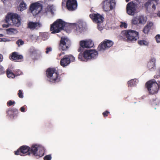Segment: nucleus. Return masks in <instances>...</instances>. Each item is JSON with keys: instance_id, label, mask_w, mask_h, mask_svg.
<instances>
[{"instance_id": "nucleus-58", "label": "nucleus", "mask_w": 160, "mask_h": 160, "mask_svg": "<svg viewBox=\"0 0 160 160\" xmlns=\"http://www.w3.org/2000/svg\"><path fill=\"white\" fill-rule=\"evenodd\" d=\"M2 40V38H0V42H1Z\"/></svg>"}, {"instance_id": "nucleus-25", "label": "nucleus", "mask_w": 160, "mask_h": 160, "mask_svg": "<svg viewBox=\"0 0 160 160\" xmlns=\"http://www.w3.org/2000/svg\"><path fill=\"white\" fill-rule=\"evenodd\" d=\"M155 85H154L153 87L151 88V90H148L149 93L151 94H154L157 93L158 91L159 88V84L158 83H155Z\"/></svg>"}, {"instance_id": "nucleus-16", "label": "nucleus", "mask_w": 160, "mask_h": 160, "mask_svg": "<svg viewBox=\"0 0 160 160\" xmlns=\"http://www.w3.org/2000/svg\"><path fill=\"white\" fill-rule=\"evenodd\" d=\"M136 5L133 2H130L127 5V12L128 14L133 15L136 11Z\"/></svg>"}, {"instance_id": "nucleus-7", "label": "nucleus", "mask_w": 160, "mask_h": 160, "mask_svg": "<svg viewBox=\"0 0 160 160\" xmlns=\"http://www.w3.org/2000/svg\"><path fill=\"white\" fill-rule=\"evenodd\" d=\"M102 8L106 12H108L115 8V3L113 0H105L102 3Z\"/></svg>"}, {"instance_id": "nucleus-28", "label": "nucleus", "mask_w": 160, "mask_h": 160, "mask_svg": "<svg viewBox=\"0 0 160 160\" xmlns=\"http://www.w3.org/2000/svg\"><path fill=\"white\" fill-rule=\"evenodd\" d=\"M139 24H144L146 22V20L143 16L141 15L138 16Z\"/></svg>"}, {"instance_id": "nucleus-46", "label": "nucleus", "mask_w": 160, "mask_h": 160, "mask_svg": "<svg viewBox=\"0 0 160 160\" xmlns=\"http://www.w3.org/2000/svg\"><path fill=\"white\" fill-rule=\"evenodd\" d=\"M10 40H9L8 38H2V40H1V42H9L10 41Z\"/></svg>"}, {"instance_id": "nucleus-47", "label": "nucleus", "mask_w": 160, "mask_h": 160, "mask_svg": "<svg viewBox=\"0 0 160 160\" xmlns=\"http://www.w3.org/2000/svg\"><path fill=\"white\" fill-rule=\"evenodd\" d=\"M52 48H47V50L46 51V53H48V52L50 51H51Z\"/></svg>"}, {"instance_id": "nucleus-41", "label": "nucleus", "mask_w": 160, "mask_h": 160, "mask_svg": "<svg viewBox=\"0 0 160 160\" xmlns=\"http://www.w3.org/2000/svg\"><path fill=\"white\" fill-rule=\"evenodd\" d=\"M155 38L157 43H160V35H157L155 37Z\"/></svg>"}, {"instance_id": "nucleus-34", "label": "nucleus", "mask_w": 160, "mask_h": 160, "mask_svg": "<svg viewBox=\"0 0 160 160\" xmlns=\"http://www.w3.org/2000/svg\"><path fill=\"white\" fill-rule=\"evenodd\" d=\"M150 29L146 26L143 30V32L144 33L147 34L149 32Z\"/></svg>"}, {"instance_id": "nucleus-51", "label": "nucleus", "mask_w": 160, "mask_h": 160, "mask_svg": "<svg viewBox=\"0 0 160 160\" xmlns=\"http://www.w3.org/2000/svg\"><path fill=\"white\" fill-rule=\"evenodd\" d=\"M20 110L22 112H25V109L23 107H21L20 108Z\"/></svg>"}, {"instance_id": "nucleus-3", "label": "nucleus", "mask_w": 160, "mask_h": 160, "mask_svg": "<svg viewBox=\"0 0 160 160\" xmlns=\"http://www.w3.org/2000/svg\"><path fill=\"white\" fill-rule=\"evenodd\" d=\"M121 34L123 37L126 38L128 42H135L139 37L138 32L131 30L123 31Z\"/></svg>"}, {"instance_id": "nucleus-8", "label": "nucleus", "mask_w": 160, "mask_h": 160, "mask_svg": "<svg viewBox=\"0 0 160 160\" xmlns=\"http://www.w3.org/2000/svg\"><path fill=\"white\" fill-rule=\"evenodd\" d=\"M113 44L112 41L109 40H105L102 42L98 46V50L99 51L103 52L106 50L112 47Z\"/></svg>"}, {"instance_id": "nucleus-20", "label": "nucleus", "mask_w": 160, "mask_h": 160, "mask_svg": "<svg viewBox=\"0 0 160 160\" xmlns=\"http://www.w3.org/2000/svg\"><path fill=\"white\" fill-rule=\"evenodd\" d=\"M156 60L154 58H151L148 62L147 64V68L150 71H153L156 68Z\"/></svg>"}, {"instance_id": "nucleus-2", "label": "nucleus", "mask_w": 160, "mask_h": 160, "mask_svg": "<svg viewBox=\"0 0 160 160\" xmlns=\"http://www.w3.org/2000/svg\"><path fill=\"white\" fill-rule=\"evenodd\" d=\"M98 53L96 50L93 49L85 50L83 53H80L78 55V59L82 61L87 62V60L96 59Z\"/></svg>"}, {"instance_id": "nucleus-29", "label": "nucleus", "mask_w": 160, "mask_h": 160, "mask_svg": "<svg viewBox=\"0 0 160 160\" xmlns=\"http://www.w3.org/2000/svg\"><path fill=\"white\" fill-rule=\"evenodd\" d=\"M7 77L9 78H14L15 75L10 70L8 69L7 71Z\"/></svg>"}, {"instance_id": "nucleus-26", "label": "nucleus", "mask_w": 160, "mask_h": 160, "mask_svg": "<svg viewBox=\"0 0 160 160\" xmlns=\"http://www.w3.org/2000/svg\"><path fill=\"white\" fill-rule=\"evenodd\" d=\"M26 8L27 5L23 1H22L20 3L18 6V10L22 12L26 9Z\"/></svg>"}, {"instance_id": "nucleus-56", "label": "nucleus", "mask_w": 160, "mask_h": 160, "mask_svg": "<svg viewBox=\"0 0 160 160\" xmlns=\"http://www.w3.org/2000/svg\"><path fill=\"white\" fill-rule=\"evenodd\" d=\"M129 1L130 0H126V2H129Z\"/></svg>"}, {"instance_id": "nucleus-54", "label": "nucleus", "mask_w": 160, "mask_h": 160, "mask_svg": "<svg viewBox=\"0 0 160 160\" xmlns=\"http://www.w3.org/2000/svg\"><path fill=\"white\" fill-rule=\"evenodd\" d=\"M157 15L159 17H160V11L157 13Z\"/></svg>"}, {"instance_id": "nucleus-55", "label": "nucleus", "mask_w": 160, "mask_h": 160, "mask_svg": "<svg viewBox=\"0 0 160 160\" xmlns=\"http://www.w3.org/2000/svg\"><path fill=\"white\" fill-rule=\"evenodd\" d=\"M4 36L3 34H0V37H2Z\"/></svg>"}, {"instance_id": "nucleus-50", "label": "nucleus", "mask_w": 160, "mask_h": 160, "mask_svg": "<svg viewBox=\"0 0 160 160\" xmlns=\"http://www.w3.org/2000/svg\"><path fill=\"white\" fill-rule=\"evenodd\" d=\"M66 0H62V6H65L66 5Z\"/></svg>"}, {"instance_id": "nucleus-40", "label": "nucleus", "mask_w": 160, "mask_h": 160, "mask_svg": "<svg viewBox=\"0 0 160 160\" xmlns=\"http://www.w3.org/2000/svg\"><path fill=\"white\" fill-rule=\"evenodd\" d=\"M5 72L4 70L3 67L2 66L0 65V74H2L4 73Z\"/></svg>"}, {"instance_id": "nucleus-45", "label": "nucleus", "mask_w": 160, "mask_h": 160, "mask_svg": "<svg viewBox=\"0 0 160 160\" xmlns=\"http://www.w3.org/2000/svg\"><path fill=\"white\" fill-rule=\"evenodd\" d=\"M15 104V102H12L11 100L9 101L7 103V105L9 106H11L12 105Z\"/></svg>"}, {"instance_id": "nucleus-35", "label": "nucleus", "mask_w": 160, "mask_h": 160, "mask_svg": "<svg viewBox=\"0 0 160 160\" xmlns=\"http://www.w3.org/2000/svg\"><path fill=\"white\" fill-rule=\"evenodd\" d=\"M16 43L18 45V46H20L23 44L24 42L22 40L19 39L17 41Z\"/></svg>"}, {"instance_id": "nucleus-39", "label": "nucleus", "mask_w": 160, "mask_h": 160, "mask_svg": "<svg viewBox=\"0 0 160 160\" xmlns=\"http://www.w3.org/2000/svg\"><path fill=\"white\" fill-rule=\"evenodd\" d=\"M52 157L51 155H48L46 156L44 158V160H51Z\"/></svg>"}, {"instance_id": "nucleus-37", "label": "nucleus", "mask_w": 160, "mask_h": 160, "mask_svg": "<svg viewBox=\"0 0 160 160\" xmlns=\"http://www.w3.org/2000/svg\"><path fill=\"white\" fill-rule=\"evenodd\" d=\"M153 23L152 22H149L147 23L146 26H147L150 29H151L152 27L153 26Z\"/></svg>"}, {"instance_id": "nucleus-57", "label": "nucleus", "mask_w": 160, "mask_h": 160, "mask_svg": "<svg viewBox=\"0 0 160 160\" xmlns=\"http://www.w3.org/2000/svg\"><path fill=\"white\" fill-rule=\"evenodd\" d=\"M158 84H159V87L160 88V82H159L158 83Z\"/></svg>"}, {"instance_id": "nucleus-11", "label": "nucleus", "mask_w": 160, "mask_h": 160, "mask_svg": "<svg viewBox=\"0 0 160 160\" xmlns=\"http://www.w3.org/2000/svg\"><path fill=\"white\" fill-rule=\"evenodd\" d=\"M70 41L67 37H62L60 41L59 49L62 51L67 50L69 47Z\"/></svg>"}, {"instance_id": "nucleus-24", "label": "nucleus", "mask_w": 160, "mask_h": 160, "mask_svg": "<svg viewBox=\"0 0 160 160\" xmlns=\"http://www.w3.org/2000/svg\"><path fill=\"white\" fill-rule=\"evenodd\" d=\"M6 32L7 34L9 35H13L16 34L18 31L17 30L14 28H9L6 30Z\"/></svg>"}, {"instance_id": "nucleus-17", "label": "nucleus", "mask_w": 160, "mask_h": 160, "mask_svg": "<svg viewBox=\"0 0 160 160\" xmlns=\"http://www.w3.org/2000/svg\"><path fill=\"white\" fill-rule=\"evenodd\" d=\"M79 44L81 47L86 48H92L94 45L93 42L90 39L81 41L80 42Z\"/></svg>"}, {"instance_id": "nucleus-4", "label": "nucleus", "mask_w": 160, "mask_h": 160, "mask_svg": "<svg viewBox=\"0 0 160 160\" xmlns=\"http://www.w3.org/2000/svg\"><path fill=\"white\" fill-rule=\"evenodd\" d=\"M67 24L61 19H58L51 25L50 30L52 33L59 32Z\"/></svg>"}, {"instance_id": "nucleus-14", "label": "nucleus", "mask_w": 160, "mask_h": 160, "mask_svg": "<svg viewBox=\"0 0 160 160\" xmlns=\"http://www.w3.org/2000/svg\"><path fill=\"white\" fill-rule=\"evenodd\" d=\"M66 6L68 10L73 11L75 10L78 6L76 0H68L66 2Z\"/></svg>"}, {"instance_id": "nucleus-44", "label": "nucleus", "mask_w": 160, "mask_h": 160, "mask_svg": "<svg viewBox=\"0 0 160 160\" xmlns=\"http://www.w3.org/2000/svg\"><path fill=\"white\" fill-rule=\"evenodd\" d=\"M120 26L121 27H123L124 28H126L127 27V24L125 22H121Z\"/></svg>"}, {"instance_id": "nucleus-42", "label": "nucleus", "mask_w": 160, "mask_h": 160, "mask_svg": "<svg viewBox=\"0 0 160 160\" xmlns=\"http://www.w3.org/2000/svg\"><path fill=\"white\" fill-rule=\"evenodd\" d=\"M18 96L19 98H22L23 97V93H22V91L21 90H19L18 91Z\"/></svg>"}, {"instance_id": "nucleus-38", "label": "nucleus", "mask_w": 160, "mask_h": 160, "mask_svg": "<svg viewBox=\"0 0 160 160\" xmlns=\"http://www.w3.org/2000/svg\"><path fill=\"white\" fill-rule=\"evenodd\" d=\"M14 73L15 76L20 75L22 74V72L19 70H17Z\"/></svg>"}, {"instance_id": "nucleus-21", "label": "nucleus", "mask_w": 160, "mask_h": 160, "mask_svg": "<svg viewBox=\"0 0 160 160\" xmlns=\"http://www.w3.org/2000/svg\"><path fill=\"white\" fill-rule=\"evenodd\" d=\"M11 58L13 60L18 61V60L21 59L23 57L21 55H18V53L16 52H14L12 53L11 56Z\"/></svg>"}, {"instance_id": "nucleus-53", "label": "nucleus", "mask_w": 160, "mask_h": 160, "mask_svg": "<svg viewBox=\"0 0 160 160\" xmlns=\"http://www.w3.org/2000/svg\"><path fill=\"white\" fill-rule=\"evenodd\" d=\"M46 38H42V39H43L44 40H46V39H48V36L47 35H46Z\"/></svg>"}, {"instance_id": "nucleus-10", "label": "nucleus", "mask_w": 160, "mask_h": 160, "mask_svg": "<svg viewBox=\"0 0 160 160\" xmlns=\"http://www.w3.org/2000/svg\"><path fill=\"white\" fill-rule=\"evenodd\" d=\"M70 41L67 37H62L60 41L59 49L62 51L67 50L69 47Z\"/></svg>"}, {"instance_id": "nucleus-15", "label": "nucleus", "mask_w": 160, "mask_h": 160, "mask_svg": "<svg viewBox=\"0 0 160 160\" xmlns=\"http://www.w3.org/2000/svg\"><path fill=\"white\" fill-rule=\"evenodd\" d=\"M90 18L93 21L97 23H102L103 17L98 13H92L89 15Z\"/></svg>"}, {"instance_id": "nucleus-30", "label": "nucleus", "mask_w": 160, "mask_h": 160, "mask_svg": "<svg viewBox=\"0 0 160 160\" xmlns=\"http://www.w3.org/2000/svg\"><path fill=\"white\" fill-rule=\"evenodd\" d=\"M48 12H50L52 14H54V11H55V8L53 5L48 6L47 8Z\"/></svg>"}, {"instance_id": "nucleus-5", "label": "nucleus", "mask_w": 160, "mask_h": 160, "mask_svg": "<svg viewBox=\"0 0 160 160\" xmlns=\"http://www.w3.org/2000/svg\"><path fill=\"white\" fill-rule=\"evenodd\" d=\"M44 148L38 144H33L30 148V153H32L37 158L42 157L44 155Z\"/></svg>"}, {"instance_id": "nucleus-32", "label": "nucleus", "mask_w": 160, "mask_h": 160, "mask_svg": "<svg viewBox=\"0 0 160 160\" xmlns=\"http://www.w3.org/2000/svg\"><path fill=\"white\" fill-rule=\"evenodd\" d=\"M137 79H131L128 82V84L129 87H131L134 85Z\"/></svg>"}, {"instance_id": "nucleus-18", "label": "nucleus", "mask_w": 160, "mask_h": 160, "mask_svg": "<svg viewBox=\"0 0 160 160\" xmlns=\"http://www.w3.org/2000/svg\"><path fill=\"white\" fill-rule=\"evenodd\" d=\"M159 0H148L144 4V6L147 9L151 7L152 9L155 10L156 6L158 4Z\"/></svg>"}, {"instance_id": "nucleus-49", "label": "nucleus", "mask_w": 160, "mask_h": 160, "mask_svg": "<svg viewBox=\"0 0 160 160\" xmlns=\"http://www.w3.org/2000/svg\"><path fill=\"white\" fill-rule=\"evenodd\" d=\"M3 60V55L0 53V62H2Z\"/></svg>"}, {"instance_id": "nucleus-36", "label": "nucleus", "mask_w": 160, "mask_h": 160, "mask_svg": "<svg viewBox=\"0 0 160 160\" xmlns=\"http://www.w3.org/2000/svg\"><path fill=\"white\" fill-rule=\"evenodd\" d=\"M97 24L98 29L100 31H102L103 29V24L102 23Z\"/></svg>"}, {"instance_id": "nucleus-1", "label": "nucleus", "mask_w": 160, "mask_h": 160, "mask_svg": "<svg viewBox=\"0 0 160 160\" xmlns=\"http://www.w3.org/2000/svg\"><path fill=\"white\" fill-rule=\"evenodd\" d=\"M6 23L2 25L3 28H8L11 25V22L16 27L20 25V19L18 14L13 13H8L5 19Z\"/></svg>"}, {"instance_id": "nucleus-12", "label": "nucleus", "mask_w": 160, "mask_h": 160, "mask_svg": "<svg viewBox=\"0 0 160 160\" xmlns=\"http://www.w3.org/2000/svg\"><path fill=\"white\" fill-rule=\"evenodd\" d=\"M42 8V5L38 2H36L31 4L30 9L33 15L35 16L40 12Z\"/></svg>"}, {"instance_id": "nucleus-6", "label": "nucleus", "mask_w": 160, "mask_h": 160, "mask_svg": "<svg viewBox=\"0 0 160 160\" xmlns=\"http://www.w3.org/2000/svg\"><path fill=\"white\" fill-rule=\"evenodd\" d=\"M47 75L50 82H58L59 81L58 78V71L57 68H49L47 70Z\"/></svg>"}, {"instance_id": "nucleus-52", "label": "nucleus", "mask_w": 160, "mask_h": 160, "mask_svg": "<svg viewBox=\"0 0 160 160\" xmlns=\"http://www.w3.org/2000/svg\"><path fill=\"white\" fill-rule=\"evenodd\" d=\"M65 54V53L64 52H62L60 53L59 54V56H60L62 55H64Z\"/></svg>"}, {"instance_id": "nucleus-33", "label": "nucleus", "mask_w": 160, "mask_h": 160, "mask_svg": "<svg viewBox=\"0 0 160 160\" xmlns=\"http://www.w3.org/2000/svg\"><path fill=\"white\" fill-rule=\"evenodd\" d=\"M11 0H2V1L4 5H7L9 7H11Z\"/></svg>"}, {"instance_id": "nucleus-22", "label": "nucleus", "mask_w": 160, "mask_h": 160, "mask_svg": "<svg viewBox=\"0 0 160 160\" xmlns=\"http://www.w3.org/2000/svg\"><path fill=\"white\" fill-rule=\"evenodd\" d=\"M155 83H158L156 81L154 80H151L147 82L146 85L148 90H151V88L153 87L155 85Z\"/></svg>"}, {"instance_id": "nucleus-23", "label": "nucleus", "mask_w": 160, "mask_h": 160, "mask_svg": "<svg viewBox=\"0 0 160 160\" xmlns=\"http://www.w3.org/2000/svg\"><path fill=\"white\" fill-rule=\"evenodd\" d=\"M69 27L70 28H73L75 30L77 31L78 32H80L82 29V27H80L78 24H76L74 23L70 24L69 25Z\"/></svg>"}, {"instance_id": "nucleus-31", "label": "nucleus", "mask_w": 160, "mask_h": 160, "mask_svg": "<svg viewBox=\"0 0 160 160\" xmlns=\"http://www.w3.org/2000/svg\"><path fill=\"white\" fill-rule=\"evenodd\" d=\"M131 22L132 24L134 25L139 24L138 16L133 18L131 20Z\"/></svg>"}, {"instance_id": "nucleus-19", "label": "nucleus", "mask_w": 160, "mask_h": 160, "mask_svg": "<svg viewBox=\"0 0 160 160\" xmlns=\"http://www.w3.org/2000/svg\"><path fill=\"white\" fill-rule=\"evenodd\" d=\"M42 26V24L38 22H29L28 24V27L32 30L37 29Z\"/></svg>"}, {"instance_id": "nucleus-43", "label": "nucleus", "mask_w": 160, "mask_h": 160, "mask_svg": "<svg viewBox=\"0 0 160 160\" xmlns=\"http://www.w3.org/2000/svg\"><path fill=\"white\" fill-rule=\"evenodd\" d=\"M30 38L32 40H37V37L34 35H30L29 36Z\"/></svg>"}, {"instance_id": "nucleus-13", "label": "nucleus", "mask_w": 160, "mask_h": 160, "mask_svg": "<svg viewBox=\"0 0 160 160\" xmlns=\"http://www.w3.org/2000/svg\"><path fill=\"white\" fill-rule=\"evenodd\" d=\"M30 148L28 146H22L17 151L15 152V154L16 155H19L21 156H24V154L29 155L30 154Z\"/></svg>"}, {"instance_id": "nucleus-48", "label": "nucleus", "mask_w": 160, "mask_h": 160, "mask_svg": "<svg viewBox=\"0 0 160 160\" xmlns=\"http://www.w3.org/2000/svg\"><path fill=\"white\" fill-rule=\"evenodd\" d=\"M109 113V112L107 111H106L103 113V115L104 116H107L108 114Z\"/></svg>"}, {"instance_id": "nucleus-9", "label": "nucleus", "mask_w": 160, "mask_h": 160, "mask_svg": "<svg viewBox=\"0 0 160 160\" xmlns=\"http://www.w3.org/2000/svg\"><path fill=\"white\" fill-rule=\"evenodd\" d=\"M75 58L71 55H66L61 60L60 64L61 66L64 67L68 65L71 62H74Z\"/></svg>"}, {"instance_id": "nucleus-27", "label": "nucleus", "mask_w": 160, "mask_h": 160, "mask_svg": "<svg viewBox=\"0 0 160 160\" xmlns=\"http://www.w3.org/2000/svg\"><path fill=\"white\" fill-rule=\"evenodd\" d=\"M138 43L141 46H148L149 45V42L147 40H141L138 41Z\"/></svg>"}]
</instances>
